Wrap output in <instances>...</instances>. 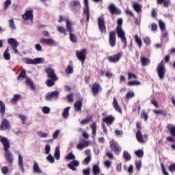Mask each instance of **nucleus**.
<instances>
[{"instance_id":"1","label":"nucleus","mask_w":175,"mask_h":175,"mask_svg":"<svg viewBox=\"0 0 175 175\" xmlns=\"http://www.w3.org/2000/svg\"><path fill=\"white\" fill-rule=\"evenodd\" d=\"M122 18H119L118 20V27L116 28V32L118 34V38L120 39L122 43H124L123 49H126V37L125 36V31L122 30Z\"/></svg>"},{"instance_id":"2","label":"nucleus","mask_w":175,"mask_h":175,"mask_svg":"<svg viewBox=\"0 0 175 175\" xmlns=\"http://www.w3.org/2000/svg\"><path fill=\"white\" fill-rule=\"evenodd\" d=\"M157 72L159 79L163 80V79H165V75H166V68L162 62L158 64Z\"/></svg>"},{"instance_id":"3","label":"nucleus","mask_w":175,"mask_h":175,"mask_svg":"<svg viewBox=\"0 0 175 175\" xmlns=\"http://www.w3.org/2000/svg\"><path fill=\"white\" fill-rule=\"evenodd\" d=\"M7 42L11 46L12 50L14 51V54H18V49H17L18 46H19L18 42L15 38H11L7 40Z\"/></svg>"},{"instance_id":"4","label":"nucleus","mask_w":175,"mask_h":175,"mask_svg":"<svg viewBox=\"0 0 175 175\" xmlns=\"http://www.w3.org/2000/svg\"><path fill=\"white\" fill-rule=\"evenodd\" d=\"M25 64L28 65H38L39 64H43L44 62V58L43 57H37L33 59L26 58L25 59Z\"/></svg>"},{"instance_id":"5","label":"nucleus","mask_w":175,"mask_h":175,"mask_svg":"<svg viewBox=\"0 0 175 175\" xmlns=\"http://www.w3.org/2000/svg\"><path fill=\"white\" fill-rule=\"evenodd\" d=\"M75 54L78 59H79V61H81L82 64H84V62L85 61V55L87 54V50L82 49L81 51H76Z\"/></svg>"},{"instance_id":"6","label":"nucleus","mask_w":175,"mask_h":175,"mask_svg":"<svg viewBox=\"0 0 175 175\" xmlns=\"http://www.w3.org/2000/svg\"><path fill=\"white\" fill-rule=\"evenodd\" d=\"M40 43H41V44H46V46H55V44H57V42H55L54 39L44 38L40 39Z\"/></svg>"},{"instance_id":"7","label":"nucleus","mask_w":175,"mask_h":175,"mask_svg":"<svg viewBox=\"0 0 175 175\" xmlns=\"http://www.w3.org/2000/svg\"><path fill=\"white\" fill-rule=\"evenodd\" d=\"M0 142L3 146L4 151H8L10 148V141L8 138L0 135Z\"/></svg>"},{"instance_id":"8","label":"nucleus","mask_w":175,"mask_h":175,"mask_svg":"<svg viewBox=\"0 0 175 175\" xmlns=\"http://www.w3.org/2000/svg\"><path fill=\"white\" fill-rule=\"evenodd\" d=\"M45 72L48 75V77L49 79H51L54 81H57L58 80V77H57V75H55V71L51 68H48L45 69Z\"/></svg>"},{"instance_id":"9","label":"nucleus","mask_w":175,"mask_h":175,"mask_svg":"<svg viewBox=\"0 0 175 175\" xmlns=\"http://www.w3.org/2000/svg\"><path fill=\"white\" fill-rule=\"evenodd\" d=\"M148 137V135H145L143 137V134H142V131L139 130H138L136 133V139L139 143H146L147 142Z\"/></svg>"},{"instance_id":"10","label":"nucleus","mask_w":175,"mask_h":175,"mask_svg":"<svg viewBox=\"0 0 175 175\" xmlns=\"http://www.w3.org/2000/svg\"><path fill=\"white\" fill-rule=\"evenodd\" d=\"M102 92V87L100 86V85H99V83H94L92 88V92L94 96H96V95H98V94H99V92Z\"/></svg>"},{"instance_id":"11","label":"nucleus","mask_w":175,"mask_h":175,"mask_svg":"<svg viewBox=\"0 0 175 175\" xmlns=\"http://www.w3.org/2000/svg\"><path fill=\"white\" fill-rule=\"evenodd\" d=\"M23 20L28 21L29 20L30 21H33V10H27L25 12V13L22 16Z\"/></svg>"},{"instance_id":"12","label":"nucleus","mask_w":175,"mask_h":175,"mask_svg":"<svg viewBox=\"0 0 175 175\" xmlns=\"http://www.w3.org/2000/svg\"><path fill=\"white\" fill-rule=\"evenodd\" d=\"M121 57H122V52H120L113 56H109L107 58L109 62L116 63L120 61Z\"/></svg>"},{"instance_id":"13","label":"nucleus","mask_w":175,"mask_h":175,"mask_svg":"<svg viewBox=\"0 0 175 175\" xmlns=\"http://www.w3.org/2000/svg\"><path fill=\"white\" fill-rule=\"evenodd\" d=\"M110 147L114 152H120L121 151V147L118 146V143L116 142L113 139L110 142Z\"/></svg>"},{"instance_id":"14","label":"nucleus","mask_w":175,"mask_h":175,"mask_svg":"<svg viewBox=\"0 0 175 175\" xmlns=\"http://www.w3.org/2000/svg\"><path fill=\"white\" fill-rule=\"evenodd\" d=\"M116 32L111 31L109 33V43L111 47H114L116 46Z\"/></svg>"},{"instance_id":"15","label":"nucleus","mask_w":175,"mask_h":175,"mask_svg":"<svg viewBox=\"0 0 175 175\" xmlns=\"http://www.w3.org/2000/svg\"><path fill=\"white\" fill-rule=\"evenodd\" d=\"M4 151H5V158L7 162H8V163H10V164L13 163V161H14V158L13 157V154L10 152L9 150H4Z\"/></svg>"},{"instance_id":"16","label":"nucleus","mask_w":175,"mask_h":175,"mask_svg":"<svg viewBox=\"0 0 175 175\" xmlns=\"http://www.w3.org/2000/svg\"><path fill=\"white\" fill-rule=\"evenodd\" d=\"M98 28L102 33H106V26L105 20L103 18H98Z\"/></svg>"},{"instance_id":"17","label":"nucleus","mask_w":175,"mask_h":175,"mask_svg":"<svg viewBox=\"0 0 175 175\" xmlns=\"http://www.w3.org/2000/svg\"><path fill=\"white\" fill-rule=\"evenodd\" d=\"M59 96V92L58 91L52 92L51 93H48L46 95V100H50L54 98L55 99H57V98Z\"/></svg>"},{"instance_id":"18","label":"nucleus","mask_w":175,"mask_h":175,"mask_svg":"<svg viewBox=\"0 0 175 175\" xmlns=\"http://www.w3.org/2000/svg\"><path fill=\"white\" fill-rule=\"evenodd\" d=\"M85 147H88V141L84 139H81L79 143L77 146V149L83 150V148H85Z\"/></svg>"},{"instance_id":"19","label":"nucleus","mask_w":175,"mask_h":175,"mask_svg":"<svg viewBox=\"0 0 175 175\" xmlns=\"http://www.w3.org/2000/svg\"><path fill=\"white\" fill-rule=\"evenodd\" d=\"M18 165L22 173H24L25 170L24 169V160L23 159V156H21V154H18Z\"/></svg>"},{"instance_id":"20","label":"nucleus","mask_w":175,"mask_h":175,"mask_svg":"<svg viewBox=\"0 0 175 175\" xmlns=\"http://www.w3.org/2000/svg\"><path fill=\"white\" fill-rule=\"evenodd\" d=\"M112 106L113 109H115L116 111H118V113L122 114V109H121V107H120V105H118V102L117 101V98H116V97L113 98Z\"/></svg>"},{"instance_id":"21","label":"nucleus","mask_w":175,"mask_h":175,"mask_svg":"<svg viewBox=\"0 0 175 175\" xmlns=\"http://www.w3.org/2000/svg\"><path fill=\"white\" fill-rule=\"evenodd\" d=\"M116 118L113 116H109L103 119V122H106L107 125H111L114 122Z\"/></svg>"},{"instance_id":"22","label":"nucleus","mask_w":175,"mask_h":175,"mask_svg":"<svg viewBox=\"0 0 175 175\" xmlns=\"http://www.w3.org/2000/svg\"><path fill=\"white\" fill-rule=\"evenodd\" d=\"M109 10L112 14H121V10L116 8V5L114 4H111L109 7Z\"/></svg>"},{"instance_id":"23","label":"nucleus","mask_w":175,"mask_h":175,"mask_svg":"<svg viewBox=\"0 0 175 175\" xmlns=\"http://www.w3.org/2000/svg\"><path fill=\"white\" fill-rule=\"evenodd\" d=\"M25 83L26 85H28L32 91H35L36 90V87H35V84L33 83V81L29 77H26L25 79Z\"/></svg>"},{"instance_id":"24","label":"nucleus","mask_w":175,"mask_h":175,"mask_svg":"<svg viewBox=\"0 0 175 175\" xmlns=\"http://www.w3.org/2000/svg\"><path fill=\"white\" fill-rule=\"evenodd\" d=\"M33 172L36 173L37 174H42L43 173V171L40 169L39 164H38L36 161L34 162L33 165Z\"/></svg>"},{"instance_id":"25","label":"nucleus","mask_w":175,"mask_h":175,"mask_svg":"<svg viewBox=\"0 0 175 175\" xmlns=\"http://www.w3.org/2000/svg\"><path fill=\"white\" fill-rule=\"evenodd\" d=\"M96 127L97 126L96 122H93L90 125V128L92 131V137L93 139H95V137L96 136Z\"/></svg>"},{"instance_id":"26","label":"nucleus","mask_w":175,"mask_h":175,"mask_svg":"<svg viewBox=\"0 0 175 175\" xmlns=\"http://www.w3.org/2000/svg\"><path fill=\"white\" fill-rule=\"evenodd\" d=\"M9 128H10L9 121H8L6 119H4L0 126L1 131H6V129H9Z\"/></svg>"},{"instance_id":"27","label":"nucleus","mask_w":175,"mask_h":175,"mask_svg":"<svg viewBox=\"0 0 175 175\" xmlns=\"http://www.w3.org/2000/svg\"><path fill=\"white\" fill-rule=\"evenodd\" d=\"M140 61L142 66H147V65H150V64L151 63V61L150 60V59L144 56L140 57Z\"/></svg>"},{"instance_id":"28","label":"nucleus","mask_w":175,"mask_h":175,"mask_svg":"<svg viewBox=\"0 0 175 175\" xmlns=\"http://www.w3.org/2000/svg\"><path fill=\"white\" fill-rule=\"evenodd\" d=\"M83 106V101L77 100L75 104L74 107L76 111H81V107Z\"/></svg>"},{"instance_id":"29","label":"nucleus","mask_w":175,"mask_h":175,"mask_svg":"<svg viewBox=\"0 0 175 175\" xmlns=\"http://www.w3.org/2000/svg\"><path fill=\"white\" fill-rule=\"evenodd\" d=\"M85 8L83 10V14L86 15V21H88V0H84Z\"/></svg>"},{"instance_id":"30","label":"nucleus","mask_w":175,"mask_h":175,"mask_svg":"<svg viewBox=\"0 0 175 175\" xmlns=\"http://www.w3.org/2000/svg\"><path fill=\"white\" fill-rule=\"evenodd\" d=\"M167 129L169 133L171 135V136H175V126L173 124H169L167 126Z\"/></svg>"},{"instance_id":"31","label":"nucleus","mask_w":175,"mask_h":175,"mask_svg":"<svg viewBox=\"0 0 175 175\" xmlns=\"http://www.w3.org/2000/svg\"><path fill=\"white\" fill-rule=\"evenodd\" d=\"M134 38H135V42L138 45V47L139 49H141L142 46H143V42H142V38H140L139 37V36H137V34L134 36Z\"/></svg>"},{"instance_id":"32","label":"nucleus","mask_w":175,"mask_h":175,"mask_svg":"<svg viewBox=\"0 0 175 175\" xmlns=\"http://www.w3.org/2000/svg\"><path fill=\"white\" fill-rule=\"evenodd\" d=\"M61 157L59 146H57L54 152V157L55 158L56 161H58Z\"/></svg>"},{"instance_id":"33","label":"nucleus","mask_w":175,"mask_h":175,"mask_svg":"<svg viewBox=\"0 0 175 175\" xmlns=\"http://www.w3.org/2000/svg\"><path fill=\"white\" fill-rule=\"evenodd\" d=\"M66 29L68 32L72 33L73 31V28L72 27V23L69 19H66Z\"/></svg>"},{"instance_id":"34","label":"nucleus","mask_w":175,"mask_h":175,"mask_svg":"<svg viewBox=\"0 0 175 175\" xmlns=\"http://www.w3.org/2000/svg\"><path fill=\"white\" fill-rule=\"evenodd\" d=\"M69 110H70V107H67L64 109L62 113V117L64 118L66 120L69 117Z\"/></svg>"},{"instance_id":"35","label":"nucleus","mask_w":175,"mask_h":175,"mask_svg":"<svg viewBox=\"0 0 175 175\" xmlns=\"http://www.w3.org/2000/svg\"><path fill=\"white\" fill-rule=\"evenodd\" d=\"M21 99V95L19 94H14L13 98L11 99L12 103H17V100Z\"/></svg>"},{"instance_id":"36","label":"nucleus","mask_w":175,"mask_h":175,"mask_svg":"<svg viewBox=\"0 0 175 175\" xmlns=\"http://www.w3.org/2000/svg\"><path fill=\"white\" fill-rule=\"evenodd\" d=\"M123 158H124L125 161H131V159H132V156L128 151L124 150L123 152Z\"/></svg>"},{"instance_id":"37","label":"nucleus","mask_w":175,"mask_h":175,"mask_svg":"<svg viewBox=\"0 0 175 175\" xmlns=\"http://www.w3.org/2000/svg\"><path fill=\"white\" fill-rule=\"evenodd\" d=\"M3 57L6 61L10 60V53H9V48H7L4 51Z\"/></svg>"},{"instance_id":"38","label":"nucleus","mask_w":175,"mask_h":175,"mask_svg":"<svg viewBox=\"0 0 175 175\" xmlns=\"http://www.w3.org/2000/svg\"><path fill=\"white\" fill-rule=\"evenodd\" d=\"M57 30L58 32H60V33H63L64 36H66V29L62 26H57Z\"/></svg>"},{"instance_id":"39","label":"nucleus","mask_w":175,"mask_h":175,"mask_svg":"<svg viewBox=\"0 0 175 175\" xmlns=\"http://www.w3.org/2000/svg\"><path fill=\"white\" fill-rule=\"evenodd\" d=\"M5 111H6L5 103H3L2 100H0V113L1 114H5Z\"/></svg>"},{"instance_id":"40","label":"nucleus","mask_w":175,"mask_h":175,"mask_svg":"<svg viewBox=\"0 0 175 175\" xmlns=\"http://www.w3.org/2000/svg\"><path fill=\"white\" fill-rule=\"evenodd\" d=\"M93 173L94 175H98L99 174V173H100V169L99 168V165H93Z\"/></svg>"},{"instance_id":"41","label":"nucleus","mask_w":175,"mask_h":175,"mask_svg":"<svg viewBox=\"0 0 175 175\" xmlns=\"http://www.w3.org/2000/svg\"><path fill=\"white\" fill-rule=\"evenodd\" d=\"M134 97H135V92H133V91L129 92L125 96L127 100H129V99H132V98H134Z\"/></svg>"},{"instance_id":"42","label":"nucleus","mask_w":175,"mask_h":175,"mask_svg":"<svg viewBox=\"0 0 175 175\" xmlns=\"http://www.w3.org/2000/svg\"><path fill=\"white\" fill-rule=\"evenodd\" d=\"M133 6L135 12H137V13H139L142 10V7L140 6V4H139L138 3H134Z\"/></svg>"},{"instance_id":"43","label":"nucleus","mask_w":175,"mask_h":175,"mask_svg":"<svg viewBox=\"0 0 175 175\" xmlns=\"http://www.w3.org/2000/svg\"><path fill=\"white\" fill-rule=\"evenodd\" d=\"M65 72L66 75H72L73 74V66H68L66 67Z\"/></svg>"},{"instance_id":"44","label":"nucleus","mask_w":175,"mask_h":175,"mask_svg":"<svg viewBox=\"0 0 175 175\" xmlns=\"http://www.w3.org/2000/svg\"><path fill=\"white\" fill-rule=\"evenodd\" d=\"M140 84H142V83H140V81H131L128 83V85H129L130 87H132L133 85H140Z\"/></svg>"},{"instance_id":"45","label":"nucleus","mask_w":175,"mask_h":175,"mask_svg":"<svg viewBox=\"0 0 175 175\" xmlns=\"http://www.w3.org/2000/svg\"><path fill=\"white\" fill-rule=\"evenodd\" d=\"M70 42H72V43H77V38H76V35L70 33Z\"/></svg>"},{"instance_id":"46","label":"nucleus","mask_w":175,"mask_h":175,"mask_svg":"<svg viewBox=\"0 0 175 175\" xmlns=\"http://www.w3.org/2000/svg\"><path fill=\"white\" fill-rule=\"evenodd\" d=\"M9 27L12 31L16 29V25H14V20L10 19L9 21Z\"/></svg>"},{"instance_id":"47","label":"nucleus","mask_w":175,"mask_h":175,"mask_svg":"<svg viewBox=\"0 0 175 175\" xmlns=\"http://www.w3.org/2000/svg\"><path fill=\"white\" fill-rule=\"evenodd\" d=\"M135 155L138 157V158H142L143 155H144V152H143L142 150H137L135 152Z\"/></svg>"},{"instance_id":"48","label":"nucleus","mask_w":175,"mask_h":175,"mask_svg":"<svg viewBox=\"0 0 175 175\" xmlns=\"http://www.w3.org/2000/svg\"><path fill=\"white\" fill-rule=\"evenodd\" d=\"M42 113H44V114H49L50 113V107H47V106H44L42 107Z\"/></svg>"},{"instance_id":"49","label":"nucleus","mask_w":175,"mask_h":175,"mask_svg":"<svg viewBox=\"0 0 175 175\" xmlns=\"http://www.w3.org/2000/svg\"><path fill=\"white\" fill-rule=\"evenodd\" d=\"M12 5V1L11 0H6L4 2V10H6L9 6Z\"/></svg>"},{"instance_id":"50","label":"nucleus","mask_w":175,"mask_h":175,"mask_svg":"<svg viewBox=\"0 0 175 175\" xmlns=\"http://www.w3.org/2000/svg\"><path fill=\"white\" fill-rule=\"evenodd\" d=\"M141 118L144 119V121H147L148 120V115L146 113V111H142L141 112Z\"/></svg>"},{"instance_id":"51","label":"nucleus","mask_w":175,"mask_h":175,"mask_svg":"<svg viewBox=\"0 0 175 175\" xmlns=\"http://www.w3.org/2000/svg\"><path fill=\"white\" fill-rule=\"evenodd\" d=\"M46 84L48 87H53V85H54V84H55L54 80L48 79V80H46Z\"/></svg>"},{"instance_id":"52","label":"nucleus","mask_w":175,"mask_h":175,"mask_svg":"<svg viewBox=\"0 0 175 175\" xmlns=\"http://www.w3.org/2000/svg\"><path fill=\"white\" fill-rule=\"evenodd\" d=\"M46 160H48V161L50 162L51 163H54L55 162L54 157H53V155L51 154H49L46 157Z\"/></svg>"},{"instance_id":"53","label":"nucleus","mask_w":175,"mask_h":175,"mask_svg":"<svg viewBox=\"0 0 175 175\" xmlns=\"http://www.w3.org/2000/svg\"><path fill=\"white\" fill-rule=\"evenodd\" d=\"M135 166H136V169L137 170H140V169H142V161H135Z\"/></svg>"},{"instance_id":"54","label":"nucleus","mask_w":175,"mask_h":175,"mask_svg":"<svg viewBox=\"0 0 175 175\" xmlns=\"http://www.w3.org/2000/svg\"><path fill=\"white\" fill-rule=\"evenodd\" d=\"M27 75V73L25 72V70H22L21 72L20 73V75L18 77V80L19 79H24V77H25V76Z\"/></svg>"},{"instance_id":"55","label":"nucleus","mask_w":175,"mask_h":175,"mask_svg":"<svg viewBox=\"0 0 175 175\" xmlns=\"http://www.w3.org/2000/svg\"><path fill=\"white\" fill-rule=\"evenodd\" d=\"M167 141L170 142V143H175V136H168L167 137Z\"/></svg>"},{"instance_id":"56","label":"nucleus","mask_w":175,"mask_h":175,"mask_svg":"<svg viewBox=\"0 0 175 175\" xmlns=\"http://www.w3.org/2000/svg\"><path fill=\"white\" fill-rule=\"evenodd\" d=\"M59 129L56 130L52 135L53 139H57L58 137V135H59Z\"/></svg>"},{"instance_id":"57","label":"nucleus","mask_w":175,"mask_h":175,"mask_svg":"<svg viewBox=\"0 0 175 175\" xmlns=\"http://www.w3.org/2000/svg\"><path fill=\"white\" fill-rule=\"evenodd\" d=\"M1 172L3 174H8L9 173V168L6 166H4L1 168Z\"/></svg>"},{"instance_id":"58","label":"nucleus","mask_w":175,"mask_h":175,"mask_svg":"<svg viewBox=\"0 0 175 175\" xmlns=\"http://www.w3.org/2000/svg\"><path fill=\"white\" fill-rule=\"evenodd\" d=\"M51 150V147L50 146V145L49 144H46L45 146V154H50Z\"/></svg>"},{"instance_id":"59","label":"nucleus","mask_w":175,"mask_h":175,"mask_svg":"<svg viewBox=\"0 0 175 175\" xmlns=\"http://www.w3.org/2000/svg\"><path fill=\"white\" fill-rule=\"evenodd\" d=\"M159 27H160V29L161 31H165V23H163V22L162 21H159Z\"/></svg>"},{"instance_id":"60","label":"nucleus","mask_w":175,"mask_h":175,"mask_svg":"<svg viewBox=\"0 0 175 175\" xmlns=\"http://www.w3.org/2000/svg\"><path fill=\"white\" fill-rule=\"evenodd\" d=\"M104 165L107 169H109L110 166H111V162L109 160H106L105 161H104Z\"/></svg>"},{"instance_id":"61","label":"nucleus","mask_w":175,"mask_h":175,"mask_svg":"<svg viewBox=\"0 0 175 175\" xmlns=\"http://www.w3.org/2000/svg\"><path fill=\"white\" fill-rule=\"evenodd\" d=\"M76 157L73 153L70 152L68 156L66 157V159H75Z\"/></svg>"},{"instance_id":"62","label":"nucleus","mask_w":175,"mask_h":175,"mask_svg":"<svg viewBox=\"0 0 175 175\" xmlns=\"http://www.w3.org/2000/svg\"><path fill=\"white\" fill-rule=\"evenodd\" d=\"M161 169H162V172H163V174L169 175V173H167V171L165 169V165H163V163H161Z\"/></svg>"},{"instance_id":"63","label":"nucleus","mask_w":175,"mask_h":175,"mask_svg":"<svg viewBox=\"0 0 175 175\" xmlns=\"http://www.w3.org/2000/svg\"><path fill=\"white\" fill-rule=\"evenodd\" d=\"M35 49L37 51H42V45H40V44H36L35 45Z\"/></svg>"},{"instance_id":"64","label":"nucleus","mask_w":175,"mask_h":175,"mask_svg":"<svg viewBox=\"0 0 175 175\" xmlns=\"http://www.w3.org/2000/svg\"><path fill=\"white\" fill-rule=\"evenodd\" d=\"M169 170H170V172H172V173H173V172H175V163L172 164L169 167Z\"/></svg>"}]
</instances>
